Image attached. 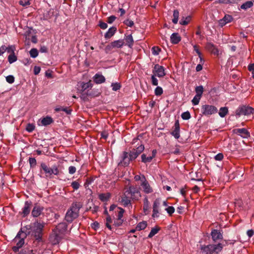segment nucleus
I'll use <instances>...</instances> for the list:
<instances>
[{"label":"nucleus","mask_w":254,"mask_h":254,"mask_svg":"<svg viewBox=\"0 0 254 254\" xmlns=\"http://www.w3.org/2000/svg\"><path fill=\"white\" fill-rule=\"evenodd\" d=\"M93 80L96 83L101 84L105 81V78L103 75L97 73L94 76Z\"/></svg>","instance_id":"obj_19"},{"label":"nucleus","mask_w":254,"mask_h":254,"mask_svg":"<svg viewBox=\"0 0 254 254\" xmlns=\"http://www.w3.org/2000/svg\"><path fill=\"white\" fill-rule=\"evenodd\" d=\"M160 51V49L158 47H153L152 48V54L154 55H158Z\"/></svg>","instance_id":"obj_52"},{"label":"nucleus","mask_w":254,"mask_h":254,"mask_svg":"<svg viewBox=\"0 0 254 254\" xmlns=\"http://www.w3.org/2000/svg\"><path fill=\"white\" fill-rule=\"evenodd\" d=\"M111 197V194L110 193H105L100 194L99 195V198L103 202H105L108 201Z\"/></svg>","instance_id":"obj_26"},{"label":"nucleus","mask_w":254,"mask_h":254,"mask_svg":"<svg viewBox=\"0 0 254 254\" xmlns=\"http://www.w3.org/2000/svg\"><path fill=\"white\" fill-rule=\"evenodd\" d=\"M117 31V28L115 27H112L109 29L108 31L105 34V38L106 39H109L112 37Z\"/></svg>","instance_id":"obj_23"},{"label":"nucleus","mask_w":254,"mask_h":254,"mask_svg":"<svg viewBox=\"0 0 254 254\" xmlns=\"http://www.w3.org/2000/svg\"><path fill=\"white\" fill-rule=\"evenodd\" d=\"M55 110L57 112L64 111L67 114H70L71 111L70 110H68L67 108H64L63 107L57 108H56Z\"/></svg>","instance_id":"obj_40"},{"label":"nucleus","mask_w":254,"mask_h":254,"mask_svg":"<svg viewBox=\"0 0 254 254\" xmlns=\"http://www.w3.org/2000/svg\"><path fill=\"white\" fill-rule=\"evenodd\" d=\"M147 225V224L146 221L139 222L136 226V230L137 231L144 230L146 227Z\"/></svg>","instance_id":"obj_30"},{"label":"nucleus","mask_w":254,"mask_h":254,"mask_svg":"<svg viewBox=\"0 0 254 254\" xmlns=\"http://www.w3.org/2000/svg\"><path fill=\"white\" fill-rule=\"evenodd\" d=\"M76 170V169L74 166H71L68 168V172L70 174H73L75 173Z\"/></svg>","instance_id":"obj_59"},{"label":"nucleus","mask_w":254,"mask_h":254,"mask_svg":"<svg viewBox=\"0 0 254 254\" xmlns=\"http://www.w3.org/2000/svg\"><path fill=\"white\" fill-rule=\"evenodd\" d=\"M30 0H20L19 2V4L23 6H26L30 4Z\"/></svg>","instance_id":"obj_57"},{"label":"nucleus","mask_w":254,"mask_h":254,"mask_svg":"<svg viewBox=\"0 0 254 254\" xmlns=\"http://www.w3.org/2000/svg\"><path fill=\"white\" fill-rule=\"evenodd\" d=\"M30 56L32 58H36L38 55V50L36 49L33 48L30 51Z\"/></svg>","instance_id":"obj_41"},{"label":"nucleus","mask_w":254,"mask_h":254,"mask_svg":"<svg viewBox=\"0 0 254 254\" xmlns=\"http://www.w3.org/2000/svg\"><path fill=\"white\" fill-rule=\"evenodd\" d=\"M253 5V2L252 1H248L243 3L241 6V9L247 10V9L251 8Z\"/></svg>","instance_id":"obj_32"},{"label":"nucleus","mask_w":254,"mask_h":254,"mask_svg":"<svg viewBox=\"0 0 254 254\" xmlns=\"http://www.w3.org/2000/svg\"><path fill=\"white\" fill-rule=\"evenodd\" d=\"M130 199H131V198L130 196L129 195H126L125 192L124 195L122 197L121 202L125 206H127L131 204Z\"/></svg>","instance_id":"obj_21"},{"label":"nucleus","mask_w":254,"mask_h":254,"mask_svg":"<svg viewBox=\"0 0 254 254\" xmlns=\"http://www.w3.org/2000/svg\"><path fill=\"white\" fill-rule=\"evenodd\" d=\"M34 30L32 28H28L26 30L24 35L26 40H29L30 37L33 35Z\"/></svg>","instance_id":"obj_31"},{"label":"nucleus","mask_w":254,"mask_h":254,"mask_svg":"<svg viewBox=\"0 0 254 254\" xmlns=\"http://www.w3.org/2000/svg\"><path fill=\"white\" fill-rule=\"evenodd\" d=\"M171 42L174 44H178L181 40V37L178 33H174L170 37Z\"/></svg>","instance_id":"obj_22"},{"label":"nucleus","mask_w":254,"mask_h":254,"mask_svg":"<svg viewBox=\"0 0 254 254\" xmlns=\"http://www.w3.org/2000/svg\"><path fill=\"white\" fill-rule=\"evenodd\" d=\"M125 40L127 45L129 47L131 48L133 46L134 41L131 35L126 36Z\"/></svg>","instance_id":"obj_24"},{"label":"nucleus","mask_w":254,"mask_h":254,"mask_svg":"<svg viewBox=\"0 0 254 254\" xmlns=\"http://www.w3.org/2000/svg\"><path fill=\"white\" fill-rule=\"evenodd\" d=\"M228 113V109L227 107H221L219 110V112L218 113L219 115L222 117L224 118L225 116Z\"/></svg>","instance_id":"obj_28"},{"label":"nucleus","mask_w":254,"mask_h":254,"mask_svg":"<svg viewBox=\"0 0 254 254\" xmlns=\"http://www.w3.org/2000/svg\"><path fill=\"white\" fill-rule=\"evenodd\" d=\"M43 210V207L42 206H40L38 205H35L32 211V215L34 217H37L39 216L42 210Z\"/></svg>","instance_id":"obj_16"},{"label":"nucleus","mask_w":254,"mask_h":254,"mask_svg":"<svg viewBox=\"0 0 254 254\" xmlns=\"http://www.w3.org/2000/svg\"><path fill=\"white\" fill-rule=\"evenodd\" d=\"M114 48H120L124 45V41L123 40H119L114 41L111 43Z\"/></svg>","instance_id":"obj_25"},{"label":"nucleus","mask_w":254,"mask_h":254,"mask_svg":"<svg viewBox=\"0 0 254 254\" xmlns=\"http://www.w3.org/2000/svg\"><path fill=\"white\" fill-rule=\"evenodd\" d=\"M64 236L57 233V231L53 230L50 236L49 240L53 245H57L59 243Z\"/></svg>","instance_id":"obj_9"},{"label":"nucleus","mask_w":254,"mask_h":254,"mask_svg":"<svg viewBox=\"0 0 254 254\" xmlns=\"http://www.w3.org/2000/svg\"><path fill=\"white\" fill-rule=\"evenodd\" d=\"M82 206V204L79 202H73L66 213L65 220L68 222H71L74 219L77 218L79 210Z\"/></svg>","instance_id":"obj_1"},{"label":"nucleus","mask_w":254,"mask_h":254,"mask_svg":"<svg viewBox=\"0 0 254 254\" xmlns=\"http://www.w3.org/2000/svg\"><path fill=\"white\" fill-rule=\"evenodd\" d=\"M126 195H129L132 199H138L140 196V193L137 187H130L125 191Z\"/></svg>","instance_id":"obj_8"},{"label":"nucleus","mask_w":254,"mask_h":254,"mask_svg":"<svg viewBox=\"0 0 254 254\" xmlns=\"http://www.w3.org/2000/svg\"><path fill=\"white\" fill-rule=\"evenodd\" d=\"M201 111L203 115L210 116L217 113L218 109L216 107L213 105L205 104L201 106Z\"/></svg>","instance_id":"obj_6"},{"label":"nucleus","mask_w":254,"mask_h":254,"mask_svg":"<svg viewBox=\"0 0 254 254\" xmlns=\"http://www.w3.org/2000/svg\"><path fill=\"white\" fill-rule=\"evenodd\" d=\"M67 225L65 223H59L53 230L57 231V233L64 236V233L67 229Z\"/></svg>","instance_id":"obj_14"},{"label":"nucleus","mask_w":254,"mask_h":254,"mask_svg":"<svg viewBox=\"0 0 254 254\" xmlns=\"http://www.w3.org/2000/svg\"><path fill=\"white\" fill-rule=\"evenodd\" d=\"M41 122L43 126H46L53 122V119L51 117H47L42 119Z\"/></svg>","instance_id":"obj_27"},{"label":"nucleus","mask_w":254,"mask_h":254,"mask_svg":"<svg viewBox=\"0 0 254 254\" xmlns=\"http://www.w3.org/2000/svg\"><path fill=\"white\" fill-rule=\"evenodd\" d=\"M236 133L241 135L243 137H247L249 136V133L248 130L244 128H237L234 130Z\"/></svg>","instance_id":"obj_18"},{"label":"nucleus","mask_w":254,"mask_h":254,"mask_svg":"<svg viewBox=\"0 0 254 254\" xmlns=\"http://www.w3.org/2000/svg\"><path fill=\"white\" fill-rule=\"evenodd\" d=\"M116 18V16L114 15L110 16L108 18L107 22L109 23H112L115 20Z\"/></svg>","instance_id":"obj_63"},{"label":"nucleus","mask_w":254,"mask_h":254,"mask_svg":"<svg viewBox=\"0 0 254 254\" xmlns=\"http://www.w3.org/2000/svg\"><path fill=\"white\" fill-rule=\"evenodd\" d=\"M181 117L184 120H189L190 118V114L189 111H187L182 113Z\"/></svg>","instance_id":"obj_42"},{"label":"nucleus","mask_w":254,"mask_h":254,"mask_svg":"<svg viewBox=\"0 0 254 254\" xmlns=\"http://www.w3.org/2000/svg\"><path fill=\"white\" fill-rule=\"evenodd\" d=\"M119 211L118 214V218L122 219L123 216V213L124 212V210L122 208H119Z\"/></svg>","instance_id":"obj_61"},{"label":"nucleus","mask_w":254,"mask_h":254,"mask_svg":"<svg viewBox=\"0 0 254 254\" xmlns=\"http://www.w3.org/2000/svg\"><path fill=\"white\" fill-rule=\"evenodd\" d=\"M132 160V159H131L130 154H128L127 152L124 151L122 156V159L119 163V165L127 166L129 164L130 161Z\"/></svg>","instance_id":"obj_10"},{"label":"nucleus","mask_w":254,"mask_h":254,"mask_svg":"<svg viewBox=\"0 0 254 254\" xmlns=\"http://www.w3.org/2000/svg\"><path fill=\"white\" fill-rule=\"evenodd\" d=\"M168 213L171 215L175 211V208L173 206H169L165 209Z\"/></svg>","instance_id":"obj_54"},{"label":"nucleus","mask_w":254,"mask_h":254,"mask_svg":"<svg viewBox=\"0 0 254 254\" xmlns=\"http://www.w3.org/2000/svg\"><path fill=\"white\" fill-rule=\"evenodd\" d=\"M15 47L14 45H11L9 46L8 47H6V51L9 53V55L14 54V51H15Z\"/></svg>","instance_id":"obj_38"},{"label":"nucleus","mask_w":254,"mask_h":254,"mask_svg":"<svg viewBox=\"0 0 254 254\" xmlns=\"http://www.w3.org/2000/svg\"><path fill=\"white\" fill-rule=\"evenodd\" d=\"M142 182L141 184V186H142L144 192L146 193H149L152 192L153 191V190L144 176L142 177Z\"/></svg>","instance_id":"obj_13"},{"label":"nucleus","mask_w":254,"mask_h":254,"mask_svg":"<svg viewBox=\"0 0 254 254\" xmlns=\"http://www.w3.org/2000/svg\"><path fill=\"white\" fill-rule=\"evenodd\" d=\"M141 160L142 162L144 163H148L150 162L151 160H152V157H146V155L145 154H143L141 155Z\"/></svg>","instance_id":"obj_37"},{"label":"nucleus","mask_w":254,"mask_h":254,"mask_svg":"<svg viewBox=\"0 0 254 254\" xmlns=\"http://www.w3.org/2000/svg\"><path fill=\"white\" fill-rule=\"evenodd\" d=\"M29 161L31 168H33L36 165V160L34 158H29Z\"/></svg>","instance_id":"obj_49"},{"label":"nucleus","mask_w":254,"mask_h":254,"mask_svg":"<svg viewBox=\"0 0 254 254\" xmlns=\"http://www.w3.org/2000/svg\"><path fill=\"white\" fill-rule=\"evenodd\" d=\"M254 113V108L246 106L239 107L236 111V115L240 116L241 115L248 116Z\"/></svg>","instance_id":"obj_7"},{"label":"nucleus","mask_w":254,"mask_h":254,"mask_svg":"<svg viewBox=\"0 0 254 254\" xmlns=\"http://www.w3.org/2000/svg\"><path fill=\"white\" fill-rule=\"evenodd\" d=\"M6 80L9 83H13L14 81V77L13 75H8L6 77Z\"/></svg>","instance_id":"obj_53"},{"label":"nucleus","mask_w":254,"mask_h":254,"mask_svg":"<svg viewBox=\"0 0 254 254\" xmlns=\"http://www.w3.org/2000/svg\"><path fill=\"white\" fill-rule=\"evenodd\" d=\"M144 149V146L142 144H140L136 149H133L129 153L131 159H135Z\"/></svg>","instance_id":"obj_11"},{"label":"nucleus","mask_w":254,"mask_h":254,"mask_svg":"<svg viewBox=\"0 0 254 254\" xmlns=\"http://www.w3.org/2000/svg\"><path fill=\"white\" fill-rule=\"evenodd\" d=\"M190 19L191 17L190 16H188L186 17H183L180 21V24L183 25H186L190 22Z\"/></svg>","instance_id":"obj_33"},{"label":"nucleus","mask_w":254,"mask_h":254,"mask_svg":"<svg viewBox=\"0 0 254 254\" xmlns=\"http://www.w3.org/2000/svg\"><path fill=\"white\" fill-rule=\"evenodd\" d=\"M160 228L158 226H155L154 228H153L150 233L149 234L148 236V238H151L153 237L155 234H156L160 230Z\"/></svg>","instance_id":"obj_29"},{"label":"nucleus","mask_w":254,"mask_h":254,"mask_svg":"<svg viewBox=\"0 0 254 254\" xmlns=\"http://www.w3.org/2000/svg\"><path fill=\"white\" fill-rule=\"evenodd\" d=\"M214 158L216 160L221 161L223 158V155L222 153H218V154L215 156Z\"/></svg>","instance_id":"obj_60"},{"label":"nucleus","mask_w":254,"mask_h":254,"mask_svg":"<svg viewBox=\"0 0 254 254\" xmlns=\"http://www.w3.org/2000/svg\"><path fill=\"white\" fill-rule=\"evenodd\" d=\"M71 186L74 190H77L79 188L80 184L77 181H74L71 183Z\"/></svg>","instance_id":"obj_47"},{"label":"nucleus","mask_w":254,"mask_h":254,"mask_svg":"<svg viewBox=\"0 0 254 254\" xmlns=\"http://www.w3.org/2000/svg\"><path fill=\"white\" fill-rule=\"evenodd\" d=\"M153 72L155 76H157L159 77H162L165 75L163 66L159 65V64L155 65Z\"/></svg>","instance_id":"obj_12"},{"label":"nucleus","mask_w":254,"mask_h":254,"mask_svg":"<svg viewBox=\"0 0 254 254\" xmlns=\"http://www.w3.org/2000/svg\"><path fill=\"white\" fill-rule=\"evenodd\" d=\"M148 207V199L146 198L144 200V206H143V209L144 211L147 210Z\"/></svg>","instance_id":"obj_62"},{"label":"nucleus","mask_w":254,"mask_h":254,"mask_svg":"<svg viewBox=\"0 0 254 254\" xmlns=\"http://www.w3.org/2000/svg\"><path fill=\"white\" fill-rule=\"evenodd\" d=\"M163 93V89L160 86H157L155 89V94L156 96H160Z\"/></svg>","instance_id":"obj_45"},{"label":"nucleus","mask_w":254,"mask_h":254,"mask_svg":"<svg viewBox=\"0 0 254 254\" xmlns=\"http://www.w3.org/2000/svg\"><path fill=\"white\" fill-rule=\"evenodd\" d=\"M223 19H224V20L225 21L227 22V23H228L232 20L233 17H232V16L230 15H226L223 18Z\"/></svg>","instance_id":"obj_55"},{"label":"nucleus","mask_w":254,"mask_h":254,"mask_svg":"<svg viewBox=\"0 0 254 254\" xmlns=\"http://www.w3.org/2000/svg\"><path fill=\"white\" fill-rule=\"evenodd\" d=\"M160 205V201L159 199H156L153 203V212H159L158 209Z\"/></svg>","instance_id":"obj_35"},{"label":"nucleus","mask_w":254,"mask_h":254,"mask_svg":"<svg viewBox=\"0 0 254 254\" xmlns=\"http://www.w3.org/2000/svg\"><path fill=\"white\" fill-rule=\"evenodd\" d=\"M114 48L112 44L111 43L110 44L108 45L106 47V48L105 49V52L106 53H108L110 52H111Z\"/></svg>","instance_id":"obj_51"},{"label":"nucleus","mask_w":254,"mask_h":254,"mask_svg":"<svg viewBox=\"0 0 254 254\" xmlns=\"http://www.w3.org/2000/svg\"><path fill=\"white\" fill-rule=\"evenodd\" d=\"M175 128L172 132L171 134L176 139H178L180 137V126L178 122H176L175 124Z\"/></svg>","instance_id":"obj_20"},{"label":"nucleus","mask_w":254,"mask_h":254,"mask_svg":"<svg viewBox=\"0 0 254 254\" xmlns=\"http://www.w3.org/2000/svg\"><path fill=\"white\" fill-rule=\"evenodd\" d=\"M111 86L112 90L115 91L119 90L121 87L120 84L119 83H113L112 84Z\"/></svg>","instance_id":"obj_43"},{"label":"nucleus","mask_w":254,"mask_h":254,"mask_svg":"<svg viewBox=\"0 0 254 254\" xmlns=\"http://www.w3.org/2000/svg\"><path fill=\"white\" fill-rule=\"evenodd\" d=\"M40 167L41 169L44 171L46 177L47 178L51 179L53 177V175H58L59 174V169L56 166H53L51 168L47 166L45 163H42Z\"/></svg>","instance_id":"obj_3"},{"label":"nucleus","mask_w":254,"mask_h":254,"mask_svg":"<svg viewBox=\"0 0 254 254\" xmlns=\"http://www.w3.org/2000/svg\"><path fill=\"white\" fill-rule=\"evenodd\" d=\"M112 223V219L110 216L106 218V226L110 230H112V227L110 223Z\"/></svg>","instance_id":"obj_44"},{"label":"nucleus","mask_w":254,"mask_h":254,"mask_svg":"<svg viewBox=\"0 0 254 254\" xmlns=\"http://www.w3.org/2000/svg\"><path fill=\"white\" fill-rule=\"evenodd\" d=\"M195 91L196 93V95H197L198 96L201 97L203 92V87L201 85L196 86L195 89Z\"/></svg>","instance_id":"obj_36"},{"label":"nucleus","mask_w":254,"mask_h":254,"mask_svg":"<svg viewBox=\"0 0 254 254\" xmlns=\"http://www.w3.org/2000/svg\"><path fill=\"white\" fill-rule=\"evenodd\" d=\"M124 23L129 27H131L134 24V23L133 21L129 20V19H127L124 21Z\"/></svg>","instance_id":"obj_58"},{"label":"nucleus","mask_w":254,"mask_h":254,"mask_svg":"<svg viewBox=\"0 0 254 254\" xmlns=\"http://www.w3.org/2000/svg\"><path fill=\"white\" fill-rule=\"evenodd\" d=\"M27 237V233L21 230L17 234L16 236L13 240V243L16 246L12 248L14 253L18 252L19 249L22 247L24 244V239Z\"/></svg>","instance_id":"obj_2"},{"label":"nucleus","mask_w":254,"mask_h":254,"mask_svg":"<svg viewBox=\"0 0 254 254\" xmlns=\"http://www.w3.org/2000/svg\"><path fill=\"white\" fill-rule=\"evenodd\" d=\"M100 27L102 29H105L107 28L108 25L107 23L103 22H100L99 24Z\"/></svg>","instance_id":"obj_64"},{"label":"nucleus","mask_w":254,"mask_h":254,"mask_svg":"<svg viewBox=\"0 0 254 254\" xmlns=\"http://www.w3.org/2000/svg\"><path fill=\"white\" fill-rule=\"evenodd\" d=\"M221 244L217 245H209L204 247H201V249L202 253L206 254H212L213 253L218 254L221 252L222 249Z\"/></svg>","instance_id":"obj_5"},{"label":"nucleus","mask_w":254,"mask_h":254,"mask_svg":"<svg viewBox=\"0 0 254 254\" xmlns=\"http://www.w3.org/2000/svg\"><path fill=\"white\" fill-rule=\"evenodd\" d=\"M31 205L32 203L30 201H27L25 202L24 206L22 211V214L23 217H25L29 214Z\"/></svg>","instance_id":"obj_15"},{"label":"nucleus","mask_w":254,"mask_h":254,"mask_svg":"<svg viewBox=\"0 0 254 254\" xmlns=\"http://www.w3.org/2000/svg\"><path fill=\"white\" fill-rule=\"evenodd\" d=\"M17 57L15 54L9 55L8 57V61L10 64H12L17 61Z\"/></svg>","instance_id":"obj_39"},{"label":"nucleus","mask_w":254,"mask_h":254,"mask_svg":"<svg viewBox=\"0 0 254 254\" xmlns=\"http://www.w3.org/2000/svg\"><path fill=\"white\" fill-rule=\"evenodd\" d=\"M35 129V126L33 124H28L26 127V130L30 132H32Z\"/></svg>","instance_id":"obj_48"},{"label":"nucleus","mask_w":254,"mask_h":254,"mask_svg":"<svg viewBox=\"0 0 254 254\" xmlns=\"http://www.w3.org/2000/svg\"><path fill=\"white\" fill-rule=\"evenodd\" d=\"M200 98L201 97L198 96L197 95H195V96L193 97V99L192 100V104L194 105L198 104Z\"/></svg>","instance_id":"obj_46"},{"label":"nucleus","mask_w":254,"mask_h":254,"mask_svg":"<svg viewBox=\"0 0 254 254\" xmlns=\"http://www.w3.org/2000/svg\"><path fill=\"white\" fill-rule=\"evenodd\" d=\"M123 222V220L121 218H117L114 221V225L116 226H121Z\"/></svg>","instance_id":"obj_50"},{"label":"nucleus","mask_w":254,"mask_h":254,"mask_svg":"<svg viewBox=\"0 0 254 254\" xmlns=\"http://www.w3.org/2000/svg\"><path fill=\"white\" fill-rule=\"evenodd\" d=\"M152 84L154 86H157L158 84V80L155 77V75L153 74L151 76Z\"/></svg>","instance_id":"obj_56"},{"label":"nucleus","mask_w":254,"mask_h":254,"mask_svg":"<svg viewBox=\"0 0 254 254\" xmlns=\"http://www.w3.org/2000/svg\"><path fill=\"white\" fill-rule=\"evenodd\" d=\"M44 224L36 222L33 223L30 227L32 235L34 236L35 240H40L42 237V230Z\"/></svg>","instance_id":"obj_4"},{"label":"nucleus","mask_w":254,"mask_h":254,"mask_svg":"<svg viewBox=\"0 0 254 254\" xmlns=\"http://www.w3.org/2000/svg\"><path fill=\"white\" fill-rule=\"evenodd\" d=\"M211 235L214 242L222 239L223 238L222 234L217 230H213L211 231Z\"/></svg>","instance_id":"obj_17"},{"label":"nucleus","mask_w":254,"mask_h":254,"mask_svg":"<svg viewBox=\"0 0 254 254\" xmlns=\"http://www.w3.org/2000/svg\"><path fill=\"white\" fill-rule=\"evenodd\" d=\"M179 16V12L177 9H175L173 12V19H172V22L174 24H177L178 21Z\"/></svg>","instance_id":"obj_34"}]
</instances>
